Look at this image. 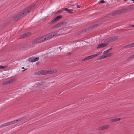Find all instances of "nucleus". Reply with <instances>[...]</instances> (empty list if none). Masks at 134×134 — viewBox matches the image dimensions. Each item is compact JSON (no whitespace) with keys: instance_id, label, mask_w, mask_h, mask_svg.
Here are the masks:
<instances>
[{"instance_id":"obj_47","label":"nucleus","mask_w":134,"mask_h":134,"mask_svg":"<svg viewBox=\"0 0 134 134\" xmlns=\"http://www.w3.org/2000/svg\"><path fill=\"white\" fill-rule=\"evenodd\" d=\"M131 0L134 2V0Z\"/></svg>"},{"instance_id":"obj_41","label":"nucleus","mask_w":134,"mask_h":134,"mask_svg":"<svg viewBox=\"0 0 134 134\" xmlns=\"http://www.w3.org/2000/svg\"><path fill=\"white\" fill-rule=\"evenodd\" d=\"M111 49V48L109 49H108V50H107V51H108V52Z\"/></svg>"},{"instance_id":"obj_44","label":"nucleus","mask_w":134,"mask_h":134,"mask_svg":"<svg viewBox=\"0 0 134 134\" xmlns=\"http://www.w3.org/2000/svg\"><path fill=\"white\" fill-rule=\"evenodd\" d=\"M39 62H37V63H36V64L37 65H38L39 64Z\"/></svg>"},{"instance_id":"obj_25","label":"nucleus","mask_w":134,"mask_h":134,"mask_svg":"<svg viewBox=\"0 0 134 134\" xmlns=\"http://www.w3.org/2000/svg\"><path fill=\"white\" fill-rule=\"evenodd\" d=\"M6 123H4V124H2V125H1L0 126V127L1 128H2L3 127H4L5 126H6Z\"/></svg>"},{"instance_id":"obj_13","label":"nucleus","mask_w":134,"mask_h":134,"mask_svg":"<svg viewBox=\"0 0 134 134\" xmlns=\"http://www.w3.org/2000/svg\"><path fill=\"white\" fill-rule=\"evenodd\" d=\"M63 10L67 11V12L69 13H71L73 11V9H68V8H63Z\"/></svg>"},{"instance_id":"obj_38","label":"nucleus","mask_w":134,"mask_h":134,"mask_svg":"<svg viewBox=\"0 0 134 134\" xmlns=\"http://www.w3.org/2000/svg\"><path fill=\"white\" fill-rule=\"evenodd\" d=\"M71 54V52H68L67 54V55H70Z\"/></svg>"},{"instance_id":"obj_45","label":"nucleus","mask_w":134,"mask_h":134,"mask_svg":"<svg viewBox=\"0 0 134 134\" xmlns=\"http://www.w3.org/2000/svg\"><path fill=\"white\" fill-rule=\"evenodd\" d=\"M26 70V69H25V70H22V71H23V72H24V71L25 70Z\"/></svg>"},{"instance_id":"obj_10","label":"nucleus","mask_w":134,"mask_h":134,"mask_svg":"<svg viewBox=\"0 0 134 134\" xmlns=\"http://www.w3.org/2000/svg\"><path fill=\"white\" fill-rule=\"evenodd\" d=\"M109 127V126L108 125H105L103 126L100 127L99 128V129L100 130H104L108 128Z\"/></svg>"},{"instance_id":"obj_2","label":"nucleus","mask_w":134,"mask_h":134,"mask_svg":"<svg viewBox=\"0 0 134 134\" xmlns=\"http://www.w3.org/2000/svg\"><path fill=\"white\" fill-rule=\"evenodd\" d=\"M48 73L49 74L52 73L50 71H47L46 70H44L39 71L37 72H35L34 74L36 75H46Z\"/></svg>"},{"instance_id":"obj_21","label":"nucleus","mask_w":134,"mask_h":134,"mask_svg":"<svg viewBox=\"0 0 134 134\" xmlns=\"http://www.w3.org/2000/svg\"><path fill=\"white\" fill-rule=\"evenodd\" d=\"M62 15H58L56 16L55 18H56L57 21H58L60 19L62 18Z\"/></svg>"},{"instance_id":"obj_14","label":"nucleus","mask_w":134,"mask_h":134,"mask_svg":"<svg viewBox=\"0 0 134 134\" xmlns=\"http://www.w3.org/2000/svg\"><path fill=\"white\" fill-rule=\"evenodd\" d=\"M134 46V42L133 43L130 44L128 45H127L124 47L125 48H131Z\"/></svg>"},{"instance_id":"obj_5","label":"nucleus","mask_w":134,"mask_h":134,"mask_svg":"<svg viewBox=\"0 0 134 134\" xmlns=\"http://www.w3.org/2000/svg\"><path fill=\"white\" fill-rule=\"evenodd\" d=\"M45 38H44L45 40L46 39H46L47 40L53 37L54 36V35L53 34L52 32L51 33H50L46 35H45Z\"/></svg>"},{"instance_id":"obj_7","label":"nucleus","mask_w":134,"mask_h":134,"mask_svg":"<svg viewBox=\"0 0 134 134\" xmlns=\"http://www.w3.org/2000/svg\"><path fill=\"white\" fill-rule=\"evenodd\" d=\"M39 58L31 57L29 58V62H35L38 60Z\"/></svg>"},{"instance_id":"obj_29","label":"nucleus","mask_w":134,"mask_h":134,"mask_svg":"<svg viewBox=\"0 0 134 134\" xmlns=\"http://www.w3.org/2000/svg\"><path fill=\"white\" fill-rule=\"evenodd\" d=\"M111 15L112 16H115V15H116V11L114 12L113 13L111 14Z\"/></svg>"},{"instance_id":"obj_32","label":"nucleus","mask_w":134,"mask_h":134,"mask_svg":"<svg viewBox=\"0 0 134 134\" xmlns=\"http://www.w3.org/2000/svg\"><path fill=\"white\" fill-rule=\"evenodd\" d=\"M94 55H95V57L96 56H97L98 55H100V53H98L96 54H94Z\"/></svg>"},{"instance_id":"obj_27","label":"nucleus","mask_w":134,"mask_h":134,"mask_svg":"<svg viewBox=\"0 0 134 134\" xmlns=\"http://www.w3.org/2000/svg\"><path fill=\"white\" fill-rule=\"evenodd\" d=\"M7 66V65H5V66H3L2 65H0V69H3L4 68H6Z\"/></svg>"},{"instance_id":"obj_12","label":"nucleus","mask_w":134,"mask_h":134,"mask_svg":"<svg viewBox=\"0 0 134 134\" xmlns=\"http://www.w3.org/2000/svg\"><path fill=\"white\" fill-rule=\"evenodd\" d=\"M92 59V57L91 55L89 56H88L86 57V58H83L82 59V61H86L89 59Z\"/></svg>"},{"instance_id":"obj_36","label":"nucleus","mask_w":134,"mask_h":134,"mask_svg":"<svg viewBox=\"0 0 134 134\" xmlns=\"http://www.w3.org/2000/svg\"><path fill=\"white\" fill-rule=\"evenodd\" d=\"M16 122V123L17 122H18V121H19V119H17L16 120H15Z\"/></svg>"},{"instance_id":"obj_22","label":"nucleus","mask_w":134,"mask_h":134,"mask_svg":"<svg viewBox=\"0 0 134 134\" xmlns=\"http://www.w3.org/2000/svg\"><path fill=\"white\" fill-rule=\"evenodd\" d=\"M113 54V53H110L107 54L106 55H105V57L106 58L109 57L111 56Z\"/></svg>"},{"instance_id":"obj_28","label":"nucleus","mask_w":134,"mask_h":134,"mask_svg":"<svg viewBox=\"0 0 134 134\" xmlns=\"http://www.w3.org/2000/svg\"><path fill=\"white\" fill-rule=\"evenodd\" d=\"M116 15L120 14L121 13V12L120 11V10H118V11H116Z\"/></svg>"},{"instance_id":"obj_46","label":"nucleus","mask_w":134,"mask_h":134,"mask_svg":"<svg viewBox=\"0 0 134 134\" xmlns=\"http://www.w3.org/2000/svg\"><path fill=\"white\" fill-rule=\"evenodd\" d=\"M22 69H24V67H22Z\"/></svg>"},{"instance_id":"obj_26","label":"nucleus","mask_w":134,"mask_h":134,"mask_svg":"<svg viewBox=\"0 0 134 134\" xmlns=\"http://www.w3.org/2000/svg\"><path fill=\"white\" fill-rule=\"evenodd\" d=\"M8 83L9 84L12 83L14 81L13 80V79H11L10 80H8Z\"/></svg>"},{"instance_id":"obj_34","label":"nucleus","mask_w":134,"mask_h":134,"mask_svg":"<svg viewBox=\"0 0 134 134\" xmlns=\"http://www.w3.org/2000/svg\"><path fill=\"white\" fill-rule=\"evenodd\" d=\"M108 52V51L106 50L104 52L103 54H107Z\"/></svg>"},{"instance_id":"obj_33","label":"nucleus","mask_w":134,"mask_h":134,"mask_svg":"<svg viewBox=\"0 0 134 134\" xmlns=\"http://www.w3.org/2000/svg\"><path fill=\"white\" fill-rule=\"evenodd\" d=\"M134 58V54L131 55L130 57V58Z\"/></svg>"},{"instance_id":"obj_6","label":"nucleus","mask_w":134,"mask_h":134,"mask_svg":"<svg viewBox=\"0 0 134 134\" xmlns=\"http://www.w3.org/2000/svg\"><path fill=\"white\" fill-rule=\"evenodd\" d=\"M45 38V36H43L41 37L40 38H38V41L39 42V43H42L44 41H46L47 40L46 39V40H45L44 38Z\"/></svg>"},{"instance_id":"obj_35","label":"nucleus","mask_w":134,"mask_h":134,"mask_svg":"<svg viewBox=\"0 0 134 134\" xmlns=\"http://www.w3.org/2000/svg\"><path fill=\"white\" fill-rule=\"evenodd\" d=\"M6 126H8V125H10V123H9V122H7V123H6Z\"/></svg>"},{"instance_id":"obj_23","label":"nucleus","mask_w":134,"mask_h":134,"mask_svg":"<svg viewBox=\"0 0 134 134\" xmlns=\"http://www.w3.org/2000/svg\"><path fill=\"white\" fill-rule=\"evenodd\" d=\"M106 58V57H105V55L104 56V55H102V56H100L99 57V58L98 59V60H100V59H103L104 58Z\"/></svg>"},{"instance_id":"obj_42","label":"nucleus","mask_w":134,"mask_h":134,"mask_svg":"<svg viewBox=\"0 0 134 134\" xmlns=\"http://www.w3.org/2000/svg\"><path fill=\"white\" fill-rule=\"evenodd\" d=\"M77 7L78 8H79L80 7V6H79V5H78L77 6Z\"/></svg>"},{"instance_id":"obj_20","label":"nucleus","mask_w":134,"mask_h":134,"mask_svg":"<svg viewBox=\"0 0 134 134\" xmlns=\"http://www.w3.org/2000/svg\"><path fill=\"white\" fill-rule=\"evenodd\" d=\"M98 26V24H96L91 27V29L92 30L97 27Z\"/></svg>"},{"instance_id":"obj_3","label":"nucleus","mask_w":134,"mask_h":134,"mask_svg":"<svg viewBox=\"0 0 134 134\" xmlns=\"http://www.w3.org/2000/svg\"><path fill=\"white\" fill-rule=\"evenodd\" d=\"M118 37L116 36L110 37L105 40V41L108 42H111L116 40Z\"/></svg>"},{"instance_id":"obj_40","label":"nucleus","mask_w":134,"mask_h":134,"mask_svg":"<svg viewBox=\"0 0 134 134\" xmlns=\"http://www.w3.org/2000/svg\"><path fill=\"white\" fill-rule=\"evenodd\" d=\"M91 56H92V58H93L94 57H95V55H94V54H93V55H91Z\"/></svg>"},{"instance_id":"obj_31","label":"nucleus","mask_w":134,"mask_h":134,"mask_svg":"<svg viewBox=\"0 0 134 134\" xmlns=\"http://www.w3.org/2000/svg\"><path fill=\"white\" fill-rule=\"evenodd\" d=\"M52 33L54 35V36L55 35H57L58 33V32L57 31L53 32Z\"/></svg>"},{"instance_id":"obj_48","label":"nucleus","mask_w":134,"mask_h":134,"mask_svg":"<svg viewBox=\"0 0 134 134\" xmlns=\"http://www.w3.org/2000/svg\"><path fill=\"white\" fill-rule=\"evenodd\" d=\"M127 0H124V1H126Z\"/></svg>"},{"instance_id":"obj_43","label":"nucleus","mask_w":134,"mask_h":134,"mask_svg":"<svg viewBox=\"0 0 134 134\" xmlns=\"http://www.w3.org/2000/svg\"><path fill=\"white\" fill-rule=\"evenodd\" d=\"M131 27H134V25H131Z\"/></svg>"},{"instance_id":"obj_8","label":"nucleus","mask_w":134,"mask_h":134,"mask_svg":"<svg viewBox=\"0 0 134 134\" xmlns=\"http://www.w3.org/2000/svg\"><path fill=\"white\" fill-rule=\"evenodd\" d=\"M64 24V23L63 22H60L54 25L53 26V28L55 29L58 28L60 27L61 26H62V25H63Z\"/></svg>"},{"instance_id":"obj_15","label":"nucleus","mask_w":134,"mask_h":134,"mask_svg":"<svg viewBox=\"0 0 134 134\" xmlns=\"http://www.w3.org/2000/svg\"><path fill=\"white\" fill-rule=\"evenodd\" d=\"M30 35V32H27L24 34L21 35V37L24 38L26 37V36L29 35Z\"/></svg>"},{"instance_id":"obj_4","label":"nucleus","mask_w":134,"mask_h":134,"mask_svg":"<svg viewBox=\"0 0 134 134\" xmlns=\"http://www.w3.org/2000/svg\"><path fill=\"white\" fill-rule=\"evenodd\" d=\"M46 85L45 82L43 81H40L37 85V87L40 88H42L44 86Z\"/></svg>"},{"instance_id":"obj_18","label":"nucleus","mask_w":134,"mask_h":134,"mask_svg":"<svg viewBox=\"0 0 134 134\" xmlns=\"http://www.w3.org/2000/svg\"><path fill=\"white\" fill-rule=\"evenodd\" d=\"M38 38L32 41V43L33 44H34L36 43H39V42L38 41Z\"/></svg>"},{"instance_id":"obj_39","label":"nucleus","mask_w":134,"mask_h":134,"mask_svg":"<svg viewBox=\"0 0 134 134\" xmlns=\"http://www.w3.org/2000/svg\"><path fill=\"white\" fill-rule=\"evenodd\" d=\"M9 122L10 123V125L13 124V123H12V121Z\"/></svg>"},{"instance_id":"obj_16","label":"nucleus","mask_w":134,"mask_h":134,"mask_svg":"<svg viewBox=\"0 0 134 134\" xmlns=\"http://www.w3.org/2000/svg\"><path fill=\"white\" fill-rule=\"evenodd\" d=\"M120 119L121 118H117L114 119H111L110 121L111 122H116L119 121Z\"/></svg>"},{"instance_id":"obj_24","label":"nucleus","mask_w":134,"mask_h":134,"mask_svg":"<svg viewBox=\"0 0 134 134\" xmlns=\"http://www.w3.org/2000/svg\"><path fill=\"white\" fill-rule=\"evenodd\" d=\"M9 85L8 80L4 81L2 83L3 85Z\"/></svg>"},{"instance_id":"obj_17","label":"nucleus","mask_w":134,"mask_h":134,"mask_svg":"<svg viewBox=\"0 0 134 134\" xmlns=\"http://www.w3.org/2000/svg\"><path fill=\"white\" fill-rule=\"evenodd\" d=\"M28 116H29V115H28L25 116L21 118H19L18 119L19 120V121H20L24 120V119H26Z\"/></svg>"},{"instance_id":"obj_19","label":"nucleus","mask_w":134,"mask_h":134,"mask_svg":"<svg viewBox=\"0 0 134 134\" xmlns=\"http://www.w3.org/2000/svg\"><path fill=\"white\" fill-rule=\"evenodd\" d=\"M57 21H57L56 18H55L52 20V21H51L50 24L51 25L53 24Z\"/></svg>"},{"instance_id":"obj_37","label":"nucleus","mask_w":134,"mask_h":134,"mask_svg":"<svg viewBox=\"0 0 134 134\" xmlns=\"http://www.w3.org/2000/svg\"><path fill=\"white\" fill-rule=\"evenodd\" d=\"M12 121V122L13 124H15V123H16V122H15V120H14L13 121Z\"/></svg>"},{"instance_id":"obj_30","label":"nucleus","mask_w":134,"mask_h":134,"mask_svg":"<svg viewBox=\"0 0 134 134\" xmlns=\"http://www.w3.org/2000/svg\"><path fill=\"white\" fill-rule=\"evenodd\" d=\"M105 3V1L104 0H102L100 1V2H99V3Z\"/></svg>"},{"instance_id":"obj_1","label":"nucleus","mask_w":134,"mask_h":134,"mask_svg":"<svg viewBox=\"0 0 134 134\" xmlns=\"http://www.w3.org/2000/svg\"><path fill=\"white\" fill-rule=\"evenodd\" d=\"M35 7L34 5H31L26 9L23 10L19 14L15 16L13 18V20L17 21L23 17L27 14L28 13L30 12Z\"/></svg>"},{"instance_id":"obj_11","label":"nucleus","mask_w":134,"mask_h":134,"mask_svg":"<svg viewBox=\"0 0 134 134\" xmlns=\"http://www.w3.org/2000/svg\"><path fill=\"white\" fill-rule=\"evenodd\" d=\"M128 9V8H125L122 9H121L120 10L121 12V13H123L126 12Z\"/></svg>"},{"instance_id":"obj_9","label":"nucleus","mask_w":134,"mask_h":134,"mask_svg":"<svg viewBox=\"0 0 134 134\" xmlns=\"http://www.w3.org/2000/svg\"><path fill=\"white\" fill-rule=\"evenodd\" d=\"M108 44V43H101L98 45V46L97 47V48H99L104 47L106 46Z\"/></svg>"}]
</instances>
